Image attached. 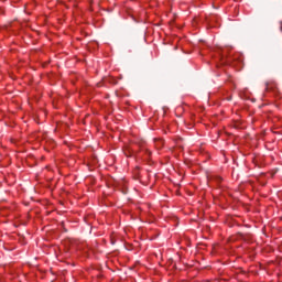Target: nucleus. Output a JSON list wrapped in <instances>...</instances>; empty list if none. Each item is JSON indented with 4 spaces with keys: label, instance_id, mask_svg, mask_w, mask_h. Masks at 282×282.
I'll use <instances>...</instances> for the list:
<instances>
[{
    "label": "nucleus",
    "instance_id": "f257e3e1",
    "mask_svg": "<svg viewBox=\"0 0 282 282\" xmlns=\"http://www.w3.org/2000/svg\"><path fill=\"white\" fill-rule=\"evenodd\" d=\"M155 147H156V149H162V147H164V141L155 140Z\"/></svg>",
    "mask_w": 282,
    "mask_h": 282
},
{
    "label": "nucleus",
    "instance_id": "f03ea898",
    "mask_svg": "<svg viewBox=\"0 0 282 282\" xmlns=\"http://www.w3.org/2000/svg\"><path fill=\"white\" fill-rule=\"evenodd\" d=\"M0 14H3V10L0 8Z\"/></svg>",
    "mask_w": 282,
    "mask_h": 282
}]
</instances>
